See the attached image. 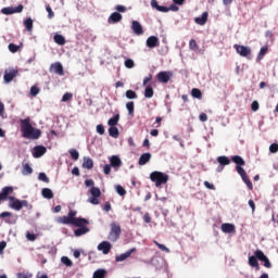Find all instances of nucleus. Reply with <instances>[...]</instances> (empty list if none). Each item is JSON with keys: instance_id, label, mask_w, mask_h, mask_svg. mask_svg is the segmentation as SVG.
<instances>
[{"instance_id": "nucleus-53", "label": "nucleus", "mask_w": 278, "mask_h": 278, "mask_svg": "<svg viewBox=\"0 0 278 278\" xmlns=\"http://www.w3.org/2000/svg\"><path fill=\"white\" fill-rule=\"evenodd\" d=\"M125 66L127 68H132L135 66V63H134L132 60L128 59V60L125 61Z\"/></svg>"}, {"instance_id": "nucleus-12", "label": "nucleus", "mask_w": 278, "mask_h": 278, "mask_svg": "<svg viewBox=\"0 0 278 278\" xmlns=\"http://www.w3.org/2000/svg\"><path fill=\"white\" fill-rule=\"evenodd\" d=\"M18 76V71L16 70H10L9 72L5 71L4 73V83H10L14 80V77Z\"/></svg>"}, {"instance_id": "nucleus-42", "label": "nucleus", "mask_w": 278, "mask_h": 278, "mask_svg": "<svg viewBox=\"0 0 278 278\" xmlns=\"http://www.w3.org/2000/svg\"><path fill=\"white\" fill-rule=\"evenodd\" d=\"M189 49L192 50V51H195V50L199 49V47H198V45H197V42H195L194 39H191V40L189 41Z\"/></svg>"}, {"instance_id": "nucleus-28", "label": "nucleus", "mask_w": 278, "mask_h": 278, "mask_svg": "<svg viewBox=\"0 0 278 278\" xmlns=\"http://www.w3.org/2000/svg\"><path fill=\"white\" fill-rule=\"evenodd\" d=\"M83 167L91 169L93 167V161L90 157H84Z\"/></svg>"}, {"instance_id": "nucleus-39", "label": "nucleus", "mask_w": 278, "mask_h": 278, "mask_svg": "<svg viewBox=\"0 0 278 278\" xmlns=\"http://www.w3.org/2000/svg\"><path fill=\"white\" fill-rule=\"evenodd\" d=\"M90 193H91L92 197H96V198H100V195H101V191L97 187H92L90 189Z\"/></svg>"}, {"instance_id": "nucleus-13", "label": "nucleus", "mask_w": 278, "mask_h": 278, "mask_svg": "<svg viewBox=\"0 0 278 278\" xmlns=\"http://www.w3.org/2000/svg\"><path fill=\"white\" fill-rule=\"evenodd\" d=\"M45 153H47V148L43 146H36L34 148V153L33 156L38 159L41 157L42 155H45Z\"/></svg>"}, {"instance_id": "nucleus-52", "label": "nucleus", "mask_w": 278, "mask_h": 278, "mask_svg": "<svg viewBox=\"0 0 278 278\" xmlns=\"http://www.w3.org/2000/svg\"><path fill=\"white\" fill-rule=\"evenodd\" d=\"M99 197H90L88 199V202H90L91 204L93 205H98L99 204V200H98Z\"/></svg>"}, {"instance_id": "nucleus-33", "label": "nucleus", "mask_w": 278, "mask_h": 278, "mask_svg": "<svg viewBox=\"0 0 278 278\" xmlns=\"http://www.w3.org/2000/svg\"><path fill=\"white\" fill-rule=\"evenodd\" d=\"M119 121V115H115L114 117L110 118L108 125L111 127H115Z\"/></svg>"}, {"instance_id": "nucleus-19", "label": "nucleus", "mask_w": 278, "mask_h": 278, "mask_svg": "<svg viewBox=\"0 0 278 278\" xmlns=\"http://www.w3.org/2000/svg\"><path fill=\"white\" fill-rule=\"evenodd\" d=\"M110 165L117 169L118 167L122 166V161H121V159L118 156L113 155L110 159Z\"/></svg>"}, {"instance_id": "nucleus-40", "label": "nucleus", "mask_w": 278, "mask_h": 278, "mask_svg": "<svg viewBox=\"0 0 278 278\" xmlns=\"http://www.w3.org/2000/svg\"><path fill=\"white\" fill-rule=\"evenodd\" d=\"M267 51H268V47L267 46L263 47L257 55V60H262L264 55L267 53Z\"/></svg>"}, {"instance_id": "nucleus-22", "label": "nucleus", "mask_w": 278, "mask_h": 278, "mask_svg": "<svg viewBox=\"0 0 278 278\" xmlns=\"http://www.w3.org/2000/svg\"><path fill=\"white\" fill-rule=\"evenodd\" d=\"M222 230L226 233H230L236 230V227L232 224L225 223L222 225Z\"/></svg>"}, {"instance_id": "nucleus-8", "label": "nucleus", "mask_w": 278, "mask_h": 278, "mask_svg": "<svg viewBox=\"0 0 278 278\" xmlns=\"http://www.w3.org/2000/svg\"><path fill=\"white\" fill-rule=\"evenodd\" d=\"M254 254L256 255L257 260L264 263V266L267 268L271 267V263L269 262L268 257L263 253V251L261 250H256L254 252Z\"/></svg>"}, {"instance_id": "nucleus-21", "label": "nucleus", "mask_w": 278, "mask_h": 278, "mask_svg": "<svg viewBox=\"0 0 278 278\" xmlns=\"http://www.w3.org/2000/svg\"><path fill=\"white\" fill-rule=\"evenodd\" d=\"M151 7L163 13H167L169 11L167 7L159 5L156 0L151 1Z\"/></svg>"}, {"instance_id": "nucleus-62", "label": "nucleus", "mask_w": 278, "mask_h": 278, "mask_svg": "<svg viewBox=\"0 0 278 278\" xmlns=\"http://www.w3.org/2000/svg\"><path fill=\"white\" fill-rule=\"evenodd\" d=\"M199 119L204 123V122L207 121V115H206L205 113H201V114L199 115Z\"/></svg>"}, {"instance_id": "nucleus-23", "label": "nucleus", "mask_w": 278, "mask_h": 278, "mask_svg": "<svg viewBox=\"0 0 278 278\" xmlns=\"http://www.w3.org/2000/svg\"><path fill=\"white\" fill-rule=\"evenodd\" d=\"M257 260H258V258H257L256 255L254 254V255H252V256L249 257V264H250L252 267L256 268V270H260V264H258Z\"/></svg>"}, {"instance_id": "nucleus-60", "label": "nucleus", "mask_w": 278, "mask_h": 278, "mask_svg": "<svg viewBox=\"0 0 278 278\" xmlns=\"http://www.w3.org/2000/svg\"><path fill=\"white\" fill-rule=\"evenodd\" d=\"M204 186L210 190H215V186L208 181H204Z\"/></svg>"}, {"instance_id": "nucleus-46", "label": "nucleus", "mask_w": 278, "mask_h": 278, "mask_svg": "<svg viewBox=\"0 0 278 278\" xmlns=\"http://www.w3.org/2000/svg\"><path fill=\"white\" fill-rule=\"evenodd\" d=\"M61 262H62L63 264H65L66 266H72V265H73L72 261H71L67 256H63V257L61 258Z\"/></svg>"}, {"instance_id": "nucleus-44", "label": "nucleus", "mask_w": 278, "mask_h": 278, "mask_svg": "<svg viewBox=\"0 0 278 278\" xmlns=\"http://www.w3.org/2000/svg\"><path fill=\"white\" fill-rule=\"evenodd\" d=\"M38 179L46 182V184H49V177H47V174H45V173H40L38 175Z\"/></svg>"}, {"instance_id": "nucleus-38", "label": "nucleus", "mask_w": 278, "mask_h": 278, "mask_svg": "<svg viewBox=\"0 0 278 278\" xmlns=\"http://www.w3.org/2000/svg\"><path fill=\"white\" fill-rule=\"evenodd\" d=\"M126 98L129 100L137 99L138 96L134 90H127L125 93Z\"/></svg>"}, {"instance_id": "nucleus-58", "label": "nucleus", "mask_w": 278, "mask_h": 278, "mask_svg": "<svg viewBox=\"0 0 278 278\" xmlns=\"http://www.w3.org/2000/svg\"><path fill=\"white\" fill-rule=\"evenodd\" d=\"M97 132L99 135H103L105 132L103 125H98L97 126Z\"/></svg>"}, {"instance_id": "nucleus-34", "label": "nucleus", "mask_w": 278, "mask_h": 278, "mask_svg": "<svg viewBox=\"0 0 278 278\" xmlns=\"http://www.w3.org/2000/svg\"><path fill=\"white\" fill-rule=\"evenodd\" d=\"M109 135L113 138H117L119 135L118 129L115 126L110 127Z\"/></svg>"}, {"instance_id": "nucleus-64", "label": "nucleus", "mask_w": 278, "mask_h": 278, "mask_svg": "<svg viewBox=\"0 0 278 278\" xmlns=\"http://www.w3.org/2000/svg\"><path fill=\"white\" fill-rule=\"evenodd\" d=\"M143 220H144L147 224L151 223V217H150V214H149V213H146V214H144Z\"/></svg>"}, {"instance_id": "nucleus-5", "label": "nucleus", "mask_w": 278, "mask_h": 278, "mask_svg": "<svg viewBox=\"0 0 278 278\" xmlns=\"http://www.w3.org/2000/svg\"><path fill=\"white\" fill-rule=\"evenodd\" d=\"M121 232H122L121 226L116 223H112L111 224V231L109 233L108 239L115 242L119 238Z\"/></svg>"}, {"instance_id": "nucleus-45", "label": "nucleus", "mask_w": 278, "mask_h": 278, "mask_svg": "<svg viewBox=\"0 0 278 278\" xmlns=\"http://www.w3.org/2000/svg\"><path fill=\"white\" fill-rule=\"evenodd\" d=\"M38 93H40V88H38V87H36V86H33V87L30 88V94H31L33 97H36V96H38Z\"/></svg>"}, {"instance_id": "nucleus-55", "label": "nucleus", "mask_w": 278, "mask_h": 278, "mask_svg": "<svg viewBox=\"0 0 278 278\" xmlns=\"http://www.w3.org/2000/svg\"><path fill=\"white\" fill-rule=\"evenodd\" d=\"M251 109L254 112L258 111V109H260L258 102L257 101H253V103L251 104Z\"/></svg>"}, {"instance_id": "nucleus-50", "label": "nucleus", "mask_w": 278, "mask_h": 278, "mask_svg": "<svg viewBox=\"0 0 278 278\" xmlns=\"http://www.w3.org/2000/svg\"><path fill=\"white\" fill-rule=\"evenodd\" d=\"M238 174L241 176V178H243L244 176H247L245 170L242 168V166H237L236 167Z\"/></svg>"}, {"instance_id": "nucleus-63", "label": "nucleus", "mask_w": 278, "mask_h": 278, "mask_svg": "<svg viewBox=\"0 0 278 278\" xmlns=\"http://www.w3.org/2000/svg\"><path fill=\"white\" fill-rule=\"evenodd\" d=\"M162 117H156L155 123L153 124L154 127L159 128L161 126Z\"/></svg>"}, {"instance_id": "nucleus-24", "label": "nucleus", "mask_w": 278, "mask_h": 278, "mask_svg": "<svg viewBox=\"0 0 278 278\" xmlns=\"http://www.w3.org/2000/svg\"><path fill=\"white\" fill-rule=\"evenodd\" d=\"M24 26L26 30L33 31L34 30V20L31 17H28L24 21Z\"/></svg>"}, {"instance_id": "nucleus-2", "label": "nucleus", "mask_w": 278, "mask_h": 278, "mask_svg": "<svg viewBox=\"0 0 278 278\" xmlns=\"http://www.w3.org/2000/svg\"><path fill=\"white\" fill-rule=\"evenodd\" d=\"M12 192H14V188H12V187L2 188V190L0 192V201H5L9 199L11 201L9 203V206L13 210L21 211L22 210L21 200L16 199L14 197H9L10 194H12Z\"/></svg>"}, {"instance_id": "nucleus-6", "label": "nucleus", "mask_w": 278, "mask_h": 278, "mask_svg": "<svg viewBox=\"0 0 278 278\" xmlns=\"http://www.w3.org/2000/svg\"><path fill=\"white\" fill-rule=\"evenodd\" d=\"M81 222H84V219H81V217H78L77 219H74L68 214H67V216H63V217L58 218V223L64 224V225L80 226Z\"/></svg>"}, {"instance_id": "nucleus-1", "label": "nucleus", "mask_w": 278, "mask_h": 278, "mask_svg": "<svg viewBox=\"0 0 278 278\" xmlns=\"http://www.w3.org/2000/svg\"><path fill=\"white\" fill-rule=\"evenodd\" d=\"M20 127H21L22 136L26 139L34 140L42 136V131H40V129L34 128V126H31V118L29 117L25 119H21Z\"/></svg>"}, {"instance_id": "nucleus-29", "label": "nucleus", "mask_w": 278, "mask_h": 278, "mask_svg": "<svg viewBox=\"0 0 278 278\" xmlns=\"http://www.w3.org/2000/svg\"><path fill=\"white\" fill-rule=\"evenodd\" d=\"M31 173H34V168L31 166H29V164H27V163L24 164L22 174L23 175H31Z\"/></svg>"}, {"instance_id": "nucleus-49", "label": "nucleus", "mask_w": 278, "mask_h": 278, "mask_svg": "<svg viewBox=\"0 0 278 278\" xmlns=\"http://www.w3.org/2000/svg\"><path fill=\"white\" fill-rule=\"evenodd\" d=\"M116 192H117L121 197H123V195L126 194V190H125L122 186H119V185L116 187Z\"/></svg>"}, {"instance_id": "nucleus-7", "label": "nucleus", "mask_w": 278, "mask_h": 278, "mask_svg": "<svg viewBox=\"0 0 278 278\" xmlns=\"http://www.w3.org/2000/svg\"><path fill=\"white\" fill-rule=\"evenodd\" d=\"M233 48L236 49L237 53L243 58L251 59L252 50L249 47L235 45Z\"/></svg>"}, {"instance_id": "nucleus-17", "label": "nucleus", "mask_w": 278, "mask_h": 278, "mask_svg": "<svg viewBox=\"0 0 278 278\" xmlns=\"http://www.w3.org/2000/svg\"><path fill=\"white\" fill-rule=\"evenodd\" d=\"M135 251H136V249L132 248V249L128 250L127 252H125V253H123V254H121V255H117V256L115 257V261H116V262H123V261H125L126 258H128V257L131 255V253H134Z\"/></svg>"}, {"instance_id": "nucleus-11", "label": "nucleus", "mask_w": 278, "mask_h": 278, "mask_svg": "<svg viewBox=\"0 0 278 278\" xmlns=\"http://www.w3.org/2000/svg\"><path fill=\"white\" fill-rule=\"evenodd\" d=\"M173 73L172 72H160L156 75V78L160 83L166 84L172 78Z\"/></svg>"}, {"instance_id": "nucleus-31", "label": "nucleus", "mask_w": 278, "mask_h": 278, "mask_svg": "<svg viewBox=\"0 0 278 278\" xmlns=\"http://www.w3.org/2000/svg\"><path fill=\"white\" fill-rule=\"evenodd\" d=\"M53 39H54V42H56L60 46H64L66 42L64 36L62 35H55Z\"/></svg>"}, {"instance_id": "nucleus-57", "label": "nucleus", "mask_w": 278, "mask_h": 278, "mask_svg": "<svg viewBox=\"0 0 278 278\" xmlns=\"http://www.w3.org/2000/svg\"><path fill=\"white\" fill-rule=\"evenodd\" d=\"M26 238L30 241H36V233L27 232Z\"/></svg>"}, {"instance_id": "nucleus-32", "label": "nucleus", "mask_w": 278, "mask_h": 278, "mask_svg": "<svg viewBox=\"0 0 278 278\" xmlns=\"http://www.w3.org/2000/svg\"><path fill=\"white\" fill-rule=\"evenodd\" d=\"M191 96H192L193 98H195V99L201 100L203 94H202V92H201L200 89L193 88V89L191 90Z\"/></svg>"}, {"instance_id": "nucleus-18", "label": "nucleus", "mask_w": 278, "mask_h": 278, "mask_svg": "<svg viewBox=\"0 0 278 278\" xmlns=\"http://www.w3.org/2000/svg\"><path fill=\"white\" fill-rule=\"evenodd\" d=\"M131 29L134 30V33H135L136 35H142V34H143L142 26H141L140 23L137 22V21H134V22L131 23Z\"/></svg>"}, {"instance_id": "nucleus-51", "label": "nucleus", "mask_w": 278, "mask_h": 278, "mask_svg": "<svg viewBox=\"0 0 278 278\" xmlns=\"http://www.w3.org/2000/svg\"><path fill=\"white\" fill-rule=\"evenodd\" d=\"M155 245H157V248L164 252H169V249L166 248L164 244L159 243L157 241H154Z\"/></svg>"}, {"instance_id": "nucleus-10", "label": "nucleus", "mask_w": 278, "mask_h": 278, "mask_svg": "<svg viewBox=\"0 0 278 278\" xmlns=\"http://www.w3.org/2000/svg\"><path fill=\"white\" fill-rule=\"evenodd\" d=\"M24 7L22 4L17 5L16 8H4L1 10L2 14L4 15H12L14 13L23 12Z\"/></svg>"}, {"instance_id": "nucleus-26", "label": "nucleus", "mask_w": 278, "mask_h": 278, "mask_svg": "<svg viewBox=\"0 0 278 278\" xmlns=\"http://www.w3.org/2000/svg\"><path fill=\"white\" fill-rule=\"evenodd\" d=\"M231 161L233 163H236L237 166H244L245 165V161L239 155L231 156Z\"/></svg>"}, {"instance_id": "nucleus-37", "label": "nucleus", "mask_w": 278, "mask_h": 278, "mask_svg": "<svg viewBox=\"0 0 278 278\" xmlns=\"http://www.w3.org/2000/svg\"><path fill=\"white\" fill-rule=\"evenodd\" d=\"M105 277V270L103 269H98L93 273L92 278H104Z\"/></svg>"}, {"instance_id": "nucleus-25", "label": "nucleus", "mask_w": 278, "mask_h": 278, "mask_svg": "<svg viewBox=\"0 0 278 278\" xmlns=\"http://www.w3.org/2000/svg\"><path fill=\"white\" fill-rule=\"evenodd\" d=\"M41 194L45 199H53V191L49 188H43L42 191H41Z\"/></svg>"}, {"instance_id": "nucleus-9", "label": "nucleus", "mask_w": 278, "mask_h": 278, "mask_svg": "<svg viewBox=\"0 0 278 278\" xmlns=\"http://www.w3.org/2000/svg\"><path fill=\"white\" fill-rule=\"evenodd\" d=\"M50 72L58 74L60 76H64V66H62V63L55 62V63L51 64Z\"/></svg>"}, {"instance_id": "nucleus-56", "label": "nucleus", "mask_w": 278, "mask_h": 278, "mask_svg": "<svg viewBox=\"0 0 278 278\" xmlns=\"http://www.w3.org/2000/svg\"><path fill=\"white\" fill-rule=\"evenodd\" d=\"M73 98V94L72 93H65L62 98V102H66L68 100H71Z\"/></svg>"}, {"instance_id": "nucleus-35", "label": "nucleus", "mask_w": 278, "mask_h": 278, "mask_svg": "<svg viewBox=\"0 0 278 278\" xmlns=\"http://www.w3.org/2000/svg\"><path fill=\"white\" fill-rule=\"evenodd\" d=\"M126 109L128 110V114H129L130 116H134L135 104H134L132 101H130V102H128V103L126 104Z\"/></svg>"}, {"instance_id": "nucleus-47", "label": "nucleus", "mask_w": 278, "mask_h": 278, "mask_svg": "<svg viewBox=\"0 0 278 278\" xmlns=\"http://www.w3.org/2000/svg\"><path fill=\"white\" fill-rule=\"evenodd\" d=\"M9 50H10V52H12V53H16V52H18V46H16V45H14V43H10V45H9Z\"/></svg>"}, {"instance_id": "nucleus-36", "label": "nucleus", "mask_w": 278, "mask_h": 278, "mask_svg": "<svg viewBox=\"0 0 278 278\" xmlns=\"http://www.w3.org/2000/svg\"><path fill=\"white\" fill-rule=\"evenodd\" d=\"M153 94H154V91H153L152 87L147 86V88L144 90V97L150 99L153 97Z\"/></svg>"}, {"instance_id": "nucleus-15", "label": "nucleus", "mask_w": 278, "mask_h": 278, "mask_svg": "<svg viewBox=\"0 0 278 278\" xmlns=\"http://www.w3.org/2000/svg\"><path fill=\"white\" fill-rule=\"evenodd\" d=\"M160 46L159 38L155 36H151L147 39V47L149 48H156Z\"/></svg>"}, {"instance_id": "nucleus-4", "label": "nucleus", "mask_w": 278, "mask_h": 278, "mask_svg": "<svg viewBox=\"0 0 278 278\" xmlns=\"http://www.w3.org/2000/svg\"><path fill=\"white\" fill-rule=\"evenodd\" d=\"M81 220L84 222H80V225H75L76 227H78L74 230V235L76 237H80L90 231V229L87 227V225L89 224L88 219L81 217Z\"/></svg>"}, {"instance_id": "nucleus-27", "label": "nucleus", "mask_w": 278, "mask_h": 278, "mask_svg": "<svg viewBox=\"0 0 278 278\" xmlns=\"http://www.w3.org/2000/svg\"><path fill=\"white\" fill-rule=\"evenodd\" d=\"M151 159V154L150 153H143L140 159H139V165H144L147 164Z\"/></svg>"}, {"instance_id": "nucleus-16", "label": "nucleus", "mask_w": 278, "mask_h": 278, "mask_svg": "<svg viewBox=\"0 0 278 278\" xmlns=\"http://www.w3.org/2000/svg\"><path fill=\"white\" fill-rule=\"evenodd\" d=\"M122 18H123V16L118 12H114L109 17L108 23L109 24H116V23L121 22Z\"/></svg>"}, {"instance_id": "nucleus-41", "label": "nucleus", "mask_w": 278, "mask_h": 278, "mask_svg": "<svg viewBox=\"0 0 278 278\" xmlns=\"http://www.w3.org/2000/svg\"><path fill=\"white\" fill-rule=\"evenodd\" d=\"M68 152H70V154H71V157H72L74 161H77V160H78L79 153H78L75 149H71Z\"/></svg>"}, {"instance_id": "nucleus-61", "label": "nucleus", "mask_w": 278, "mask_h": 278, "mask_svg": "<svg viewBox=\"0 0 278 278\" xmlns=\"http://www.w3.org/2000/svg\"><path fill=\"white\" fill-rule=\"evenodd\" d=\"M30 277H31V275H29V274H25V273L17 274V278H30Z\"/></svg>"}, {"instance_id": "nucleus-30", "label": "nucleus", "mask_w": 278, "mask_h": 278, "mask_svg": "<svg viewBox=\"0 0 278 278\" xmlns=\"http://www.w3.org/2000/svg\"><path fill=\"white\" fill-rule=\"evenodd\" d=\"M217 162L220 164V166H226L230 164V160L227 156H218Z\"/></svg>"}, {"instance_id": "nucleus-59", "label": "nucleus", "mask_w": 278, "mask_h": 278, "mask_svg": "<svg viewBox=\"0 0 278 278\" xmlns=\"http://www.w3.org/2000/svg\"><path fill=\"white\" fill-rule=\"evenodd\" d=\"M111 166H112V165L106 164V165L103 167V173H104L105 175H109V174L111 173Z\"/></svg>"}, {"instance_id": "nucleus-3", "label": "nucleus", "mask_w": 278, "mask_h": 278, "mask_svg": "<svg viewBox=\"0 0 278 278\" xmlns=\"http://www.w3.org/2000/svg\"><path fill=\"white\" fill-rule=\"evenodd\" d=\"M150 179L155 184L157 188H160L162 185L167 184L169 177L168 175L162 173V172H152L150 174Z\"/></svg>"}, {"instance_id": "nucleus-54", "label": "nucleus", "mask_w": 278, "mask_h": 278, "mask_svg": "<svg viewBox=\"0 0 278 278\" xmlns=\"http://www.w3.org/2000/svg\"><path fill=\"white\" fill-rule=\"evenodd\" d=\"M269 151L271 153H277L278 152V143H273L270 147H269Z\"/></svg>"}, {"instance_id": "nucleus-48", "label": "nucleus", "mask_w": 278, "mask_h": 278, "mask_svg": "<svg viewBox=\"0 0 278 278\" xmlns=\"http://www.w3.org/2000/svg\"><path fill=\"white\" fill-rule=\"evenodd\" d=\"M46 10L48 12V17L49 18H53V16H55V13H53V10L51 9V5H47Z\"/></svg>"}, {"instance_id": "nucleus-43", "label": "nucleus", "mask_w": 278, "mask_h": 278, "mask_svg": "<svg viewBox=\"0 0 278 278\" xmlns=\"http://www.w3.org/2000/svg\"><path fill=\"white\" fill-rule=\"evenodd\" d=\"M241 178L247 184L248 188L250 190H252L253 189V185H252L251 180L249 179L248 175H245L244 177H241Z\"/></svg>"}, {"instance_id": "nucleus-20", "label": "nucleus", "mask_w": 278, "mask_h": 278, "mask_svg": "<svg viewBox=\"0 0 278 278\" xmlns=\"http://www.w3.org/2000/svg\"><path fill=\"white\" fill-rule=\"evenodd\" d=\"M207 17H208V13H207V12H204L201 17H195V18H194V22H195L198 25L203 26V25L206 24Z\"/></svg>"}, {"instance_id": "nucleus-14", "label": "nucleus", "mask_w": 278, "mask_h": 278, "mask_svg": "<svg viewBox=\"0 0 278 278\" xmlns=\"http://www.w3.org/2000/svg\"><path fill=\"white\" fill-rule=\"evenodd\" d=\"M111 243L109 241H102L101 243H99L98 245V250L102 251L103 254H109V252L111 251Z\"/></svg>"}]
</instances>
